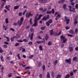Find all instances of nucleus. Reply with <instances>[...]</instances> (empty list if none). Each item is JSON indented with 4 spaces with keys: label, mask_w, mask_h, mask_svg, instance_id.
Here are the masks:
<instances>
[{
    "label": "nucleus",
    "mask_w": 78,
    "mask_h": 78,
    "mask_svg": "<svg viewBox=\"0 0 78 78\" xmlns=\"http://www.w3.org/2000/svg\"><path fill=\"white\" fill-rule=\"evenodd\" d=\"M67 20V17L66 16H65V20H64V21H66Z\"/></svg>",
    "instance_id": "680f3d73"
},
{
    "label": "nucleus",
    "mask_w": 78,
    "mask_h": 78,
    "mask_svg": "<svg viewBox=\"0 0 78 78\" xmlns=\"http://www.w3.org/2000/svg\"><path fill=\"white\" fill-rule=\"evenodd\" d=\"M68 7L70 8L69 11L70 12H75V8L74 7L72 8V6L69 5Z\"/></svg>",
    "instance_id": "f03ea898"
},
{
    "label": "nucleus",
    "mask_w": 78,
    "mask_h": 78,
    "mask_svg": "<svg viewBox=\"0 0 78 78\" xmlns=\"http://www.w3.org/2000/svg\"><path fill=\"white\" fill-rule=\"evenodd\" d=\"M29 37L30 38L31 40H33V33H32L31 36H29Z\"/></svg>",
    "instance_id": "2eb2a0df"
},
{
    "label": "nucleus",
    "mask_w": 78,
    "mask_h": 78,
    "mask_svg": "<svg viewBox=\"0 0 78 78\" xmlns=\"http://www.w3.org/2000/svg\"><path fill=\"white\" fill-rule=\"evenodd\" d=\"M71 5H72L73 6V5H74L75 3H73V2H71Z\"/></svg>",
    "instance_id": "0e129e2a"
},
{
    "label": "nucleus",
    "mask_w": 78,
    "mask_h": 78,
    "mask_svg": "<svg viewBox=\"0 0 78 78\" xmlns=\"http://www.w3.org/2000/svg\"><path fill=\"white\" fill-rule=\"evenodd\" d=\"M15 38H16V37L15 36H13L12 37H11L10 38V40L11 41L13 42V41H14V39H15Z\"/></svg>",
    "instance_id": "9b49d317"
},
{
    "label": "nucleus",
    "mask_w": 78,
    "mask_h": 78,
    "mask_svg": "<svg viewBox=\"0 0 78 78\" xmlns=\"http://www.w3.org/2000/svg\"><path fill=\"white\" fill-rule=\"evenodd\" d=\"M67 41V38H65L63 40V44H65L66 42Z\"/></svg>",
    "instance_id": "5701e85b"
},
{
    "label": "nucleus",
    "mask_w": 78,
    "mask_h": 78,
    "mask_svg": "<svg viewBox=\"0 0 78 78\" xmlns=\"http://www.w3.org/2000/svg\"><path fill=\"white\" fill-rule=\"evenodd\" d=\"M53 34L54 36H59L61 34V31H60L58 34L57 32H54Z\"/></svg>",
    "instance_id": "7ed1b4c3"
},
{
    "label": "nucleus",
    "mask_w": 78,
    "mask_h": 78,
    "mask_svg": "<svg viewBox=\"0 0 78 78\" xmlns=\"http://www.w3.org/2000/svg\"><path fill=\"white\" fill-rule=\"evenodd\" d=\"M51 74L52 77H53V76H54V72H53V71H52L51 73Z\"/></svg>",
    "instance_id": "603ef678"
},
{
    "label": "nucleus",
    "mask_w": 78,
    "mask_h": 78,
    "mask_svg": "<svg viewBox=\"0 0 78 78\" xmlns=\"http://www.w3.org/2000/svg\"><path fill=\"white\" fill-rule=\"evenodd\" d=\"M50 34L52 36L53 34V29L50 30Z\"/></svg>",
    "instance_id": "f3484780"
},
{
    "label": "nucleus",
    "mask_w": 78,
    "mask_h": 78,
    "mask_svg": "<svg viewBox=\"0 0 78 78\" xmlns=\"http://www.w3.org/2000/svg\"><path fill=\"white\" fill-rule=\"evenodd\" d=\"M48 22L49 23H51L53 22V20H52L51 19H50L48 21Z\"/></svg>",
    "instance_id": "393cba45"
},
{
    "label": "nucleus",
    "mask_w": 78,
    "mask_h": 78,
    "mask_svg": "<svg viewBox=\"0 0 78 78\" xmlns=\"http://www.w3.org/2000/svg\"><path fill=\"white\" fill-rule=\"evenodd\" d=\"M47 8H45L43 10V12H45L46 11H47Z\"/></svg>",
    "instance_id": "8fccbe9b"
},
{
    "label": "nucleus",
    "mask_w": 78,
    "mask_h": 78,
    "mask_svg": "<svg viewBox=\"0 0 78 78\" xmlns=\"http://www.w3.org/2000/svg\"><path fill=\"white\" fill-rule=\"evenodd\" d=\"M70 78V75L69 74H67L66 76L65 77V78Z\"/></svg>",
    "instance_id": "bb28decb"
},
{
    "label": "nucleus",
    "mask_w": 78,
    "mask_h": 78,
    "mask_svg": "<svg viewBox=\"0 0 78 78\" xmlns=\"http://www.w3.org/2000/svg\"><path fill=\"white\" fill-rule=\"evenodd\" d=\"M4 5H5V3H3L1 5V8H3V7H4Z\"/></svg>",
    "instance_id": "de8ad7c7"
},
{
    "label": "nucleus",
    "mask_w": 78,
    "mask_h": 78,
    "mask_svg": "<svg viewBox=\"0 0 78 78\" xmlns=\"http://www.w3.org/2000/svg\"><path fill=\"white\" fill-rule=\"evenodd\" d=\"M46 25L48 27H49V26H50V23L48 22H46Z\"/></svg>",
    "instance_id": "ea45409f"
},
{
    "label": "nucleus",
    "mask_w": 78,
    "mask_h": 78,
    "mask_svg": "<svg viewBox=\"0 0 78 78\" xmlns=\"http://www.w3.org/2000/svg\"><path fill=\"white\" fill-rule=\"evenodd\" d=\"M60 37L61 39H62L63 40L64 39H65L66 38V37H64V36L63 35H61Z\"/></svg>",
    "instance_id": "a878e982"
},
{
    "label": "nucleus",
    "mask_w": 78,
    "mask_h": 78,
    "mask_svg": "<svg viewBox=\"0 0 78 78\" xmlns=\"http://www.w3.org/2000/svg\"><path fill=\"white\" fill-rule=\"evenodd\" d=\"M19 23V21H18V22L17 23L14 22L13 23V25H14L15 26H17V25H18L19 27L21 26V25H20Z\"/></svg>",
    "instance_id": "6e6552de"
},
{
    "label": "nucleus",
    "mask_w": 78,
    "mask_h": 78,
    "mask_svg": "<svg viewBox=\"0 0 78 78\" xmlns=\"http://www.w3.org/2000/svg\"><path fill=\"white\" fill-rule=\"evenodd\" d=\"M50 17V16L49 15H48L47 16H44L42 18V20L43 21H45L47 20L48 19H49Z\"/></svg>",
    "instance_id": "f257e3e1"
},
{
    "label": "nucleus",
    "mask_w": 78,
    "mask_h": 78,
    "mask_svg": "<svg viewBox=\"0 0 78 78\" xmlns=\"http://www.w3.org/2000/svg\"><path fill=\"white\" fill-rule=\"evenodd\" d=\"M17 41L18 42H23V41L22 40H17Z\"/></svg>",
    "instance_id": "338daca9"
},
{
    "label": "nucleus",
    "mask_w": 78,
    "mask_h": 78,
    "mask_svg": "<svg viewBox=\"0 0 78 78\" xmlns=\"http://www.w3.org/2000/svg\"><path fill=\"white\" fill-rule=\"evenodd\" d=\"M33 14H31V12H27L26 14V16L27 18H29V17H32L33 16Z\"/></svg>",
    "instance_id": "20e7f679"
},
{
    "label": "nucleus",
    "mask_w": 78,
    "mask_h": 78,
    "mask_svg": "<svg viewBox=\"0 0 78 78\" xmlns=\"http://www.w3.org/2000/svg\"><path fill=\"white\" fill-rule=\"evenodd\" d=\"M37 16H35V18H34V20H37V21L38 20H38V18H37Z\"/></svg>",
    "instance_id": "a19ab883"
},
{
    "label": "nucleus",
    "mask_w": 78,
    "mask_h": 78,
    "mask_svg": "<svg viewBox=\"0 0 78 78\" xmlns=\"http://www.w3.org/2000/svg\"><path fill=\"white\" fill-rule=\"evenodd\" d=\"M65 62L67 63H69V64H71V58H69V59H66L65 60Z\"/></svg>",
    "instance_id": "423d86ee"
},
{
    "label": "nucleus",
    "mask_w": 78,
    "mask_h": 78,
    "mask_svg": "<svg viewBox=\"0 0 78 78\" xmlns=\"http://www.w3.org/2000/svg\"><path fill=\"white\" fill-rule=\"evenodd\" d=\"M69 33H70L71 34H73V33H74V32H73V30H70L69 31Z\"/></svg>",
    "instance_id": "e433bc0d"
},
{
    "label": "nucleus",
    "mask_w": 78,
    "mask_h": 78,
    "mask_svg": "<svg viewBox=\"0 0 78 78\" xmlns=\"http://www.w3.org/2000/svg\"><path fill=\"white\" fill-rule=\"evenodd\" d=\"M3 52V50L2 48L0 47V53H2Z\"/></svg>",
    "instance_id": "cd10ccee"
},
{
    "label": "nucleus",
    "mask_w": 78,
    "mask_h": 78,
    "mask_svg": "<svg viewBox=\"0 0 78 78\" xmlns=\"http://www.w3.org/2000/svg\"><path fill=\"white\" fill-rule=\"evenodd\" d=\"M39 48H40V50H41V51L43 50V49H42V47L41 45H40L39 46Z\"/></svg>",
    "instance_id": "58836bf2"
},
{
    "label": "nucleus",
    "mask_w": 78,
    "mask_h": 78,
    "mask_svg": "<svg viewBox=\"0 0 78 78\" xmlns=\"http://www.w3.org/2000/svg\"><path fill=\"white\" fill-rule=\"evenodd\" d=\"M19 45V43H16L15 44V46L16 47H17V46H18Z\"/></svg>",
    "instance_id": "5fc2aeb1"
},
{
    "label": "nucleus",
    "mask_w": 78,
    "mask_h": 78,
    "mask_svg": "<svg viewBox=\"0 0 78 78\" xmlns=\"http://www.w3.org/2000/svg\"><path fill=\"white\" fill-rule=\"evenodd\" d=\"M41 17H42V14H40L39 15V16L38 17V20H39L41 18Z\"/></svg>",
    "instance_id": "72a5a7b5"
},
{
    "label": "nucleus",
    "mask_w": 78,
    "mask_h": 78,
    "mask_svg": "<svg viewBox=\"0 0 78 78\" xmlns=\"http://www.w3.org/2000/svg\"><path fill=\"white\" fill-rule=\"evenodd\" d=\"M60 17H61V15H60V14H59L56 17V18H55V20H58V19H59Z\"/></svg>",
    "instance_id": "9d476101"
},
{
    "label": "nucleus",
    "mask_w": 78,
    "mask_h": 78,
    "mask_svg": "<svg viewBox=\"0 0 78 78\" xmlns=\"http://www.w3.org/2000/svg\"><path fill=\"white\" fill-rule=\"evenodd\" d=\"M46 13L47 14H51V11H48Z\"/></svg>",
    "instance_id": "a18cd8bd"
},
{
    "label": "nucleus",
    "mask_w": 78,
    "mask_h": 78,
    "mask_svg": "<svg viewBox=\"0 0 78 78\" xmlns=\"http://www.w3.org/2000/svg\"><path fill=\"white\" fill-rule=\"evenodd\" d=\"M32 20H33V19H32V18H31L30 19V25H31L32 24Z\"/></svg>",
    "instance_id": "3c124183"
},
{
    "label": "nucleus",
    "mask_w": 78,
    "mask_h": 78,
    "mask_svg": "<svg viewBox=\"0 0 78 78\" xmlns=\"http://www.w3.org/2000/svg\"><path fill=\"white\" fill-rule=\"evenodd\" d=\"M39 77L40 78H42V74H40L39 76Z\"/></svg>",
    "instance_id": "4d7b16f0"
},
{
    "label": "nucleus",
    "mask_w": 78,
    "mask_h": 78,
    "mask_svg": "<svg viewBox=\"0 0 78 78\" xmlns=\"http://www.w3.org/2000/svg\"><path fill=\"white\" fill-rule=\"evenodd\" d=\"M65 29L66 30H69V29H70V27H69L68 26H66L65 27Z\"/></svg>",
    "instance_id": "13d9d810"
},
{
    "label": "nucleus",
    "mask_w": 78,
    "mask_h": 78,
    "mask_svg": "<svg viewBox=\"0 0 78 78\" xmlns=\"http://www.w3.org/2000/svg\"><path fill=\"white\" fill-rule=\"evenodd\" d=\"M58 60H56L55 61V62H53V64L54 65V66H56V64H57V63H58Z\"/></svg>",
    "instance_id": "412c9836"
},
{
    "label": "nucleus",
    "mask_w": 78,
    "mask_h": 78,
    "mask_svg": "<svg viewBox=\"0 0 78 78\" xmlns=\"http://www.w3.org/2000/svg\"><path fill=\"white\" fill-rule=\"evenodd\" d=\"M28 44L29 45H32V44H33V42H32L31 41H30L29 42Z\"/></svg>",
    "instance_id": "bf43d9fd"
},
{
    "label": "nucleus",
    "mask_w": 78,
    "mask_h": 78,
    "mask_svg": "<svg viewBox=\"0 0 78 78\" xmlns=\"http://www.w3.org/2000/svg\"><path fill=\"white\" fill-rule=\"evenodd\" d=\"M10 30H11V31H12L13 32H14V31H15L14 29H13V28H10Z\"/></svg>",
    "instance_id": "052dcab7"
},
{
    "label": "nucleus",
    "mask_w": 78,
    "mask_h": 78,
    "mask_svg": "<svg viewBox=\"0 0 78 78\" xmlns=\"http://www.w3.org/2000/svg\"><path fill=\"white\" fill-rule=\"evenodd\" d=\"M5 21L6 23H8L9 21H8V18H6Z\"/></svg>",
    "instance_id": "2f4dec72"
},
{
    "label": "nucleus",
    "mask_w": 78,
    "mask_h": 78,
    "mask_svg": "<svg viewBox=\"0 0 78 78\" xmlns=\"http://www.w3.org/2000/svg\"><path fill=\"white\" fill-rule=\"evenodd\" d=\"M3 46L4 48H7L8 47V45H6V44H5L3 45Z\"/></svg>",
    "instance_id": "c9c22d12"
},
{
    "label": "nucleus",
    "mask_w": 78,
    "mask_h": 78,
    "mask_svg": "<svg viewBox=\"0 0 78 78\" xmlns=\"http://www.w3.org/2000/svg\"><path fill=\"white\" fill-rule=\"evenodd\" d=\"M19 8V6L17 5L14 7V10H16V9H17Z\"/></svg>",
    "instance_id": "4be33fe9"
},
{
    "label": "nucleus",
    "mask_w": 78,
    "mask_h": 78,
    "mask_svg": "<svg viewBox=\"0 0 78 78\" xmlns=\"http://www.w3.org/2000/svg\"><path fill=\"white\" fill-rule=\"evenodd\" d=\"M24 19L23 17H21L20 18V21H18L20 25H22V22L23 21Z\"/></svg>",
    "instance_id": "39448f33"
},
{
    "label": "nucleus",
    "mask_w": 78,
    "mask_h": 78,
    "mask_svg": "<svg viewBox=\"0 0 78 78\" xmlns=\"http://www.w3.org/2000/svg\"><path fill=\"white\" fill-rule=\"evenodd\" d=\"M22 51V52H25V51H26L25 50V48H23Z\"/></svg>",
    "instance_id": "49530a36"
},
{
    "label": "nucleus",
    "mask_w": 78,
    "mask_h": 78,
    "mask_svg": "<svg viewBox=\"0 0 78 78\" xmlns=\"http://www.w3.org/2000/svg\"><path fill=\"white\" fill-rule=\"evenodd\" d=\"M74 23L75 24H77V23H78V22H77V20H76V19H74Z\"/></svg>",
    "instance_id": "473e14b6"
},
{
    "label": "nucleus",
    "mask_w": 78,
    "mask_h": 78,
    "mask_svg": "<svg viewBox=\"0 0 78 78\" xmlns=\"http://www.w3.org/2000/svg\"><path fill=\"white\" fill-rule=\"evenodd\" d=\"M39 2L42 3H46L47 2V0H39Z\"/></svg>",
    "instance_id": "0eeeda50"
},
{
    "label": "nucleus",
    "mask_w": 78,
    "mask_h": 78,
    "mask_svg": "<svg viewBox=\"0 0 78 78\" xmlns=\"http://www.w3.org/2000/svg\"><path fill=\"white\" fill-rule=\"evenodd\" d=\"M0 58L2 62H4V59H3V56L1 55L0 57Z\"/></svg>",
    "instance_id": "a211bd4d"
},
{
    "label": "nucleus",
    "mask_w": 78,
    "mask_h": 78,
    "mask_svg": "<svg viewBox=\"0 0 78 78\" xmlns=\"http://www.w3.org/2000/svg\"><path fill=\"white\" fill-rule=\"evenodd\" d=\"M64 46V44H62L61 45V48H63Z\"/></svg>",
    "instance_id": "e2e57ef3"
},
{
    "label": "nucleus",
    "mask_w": 78,
    "mask_h": 78,
    "mask_svg": "<svg viewBox=\"0 0 78 78\" xmlns=\"http://www.w3.org/2000/svg\"><path fill=\"white\" fill-rule=\"evenodd\" d=\"M70 75L71 76H73V73L72 72H71L70 73Z\"/></svg>",
    "instance_id": "c03bdc74"
},
{
    "label": "nucleus",
    "mask_w": 78,
    "mask_h": 78,
    "mask_svg": "<svg viewBox=\"0 0 78 78\" xmlns=\"http://www.w3.org/2000/svg\"><path fill=\"white\" fill-rule=\"evenodd\" d=\"M68 37H73V35L70 34H68Z\"/></svg>",
    "instance_id": "864d4df0"
},
{
    "label": "nucleus",
    "mask_w": 78,
    "mask_h": 78,
    "mask_svg": "<svg viewBox=\"0 0 78 78\" xmlns=\"http://www.w3.org/2000/svg\"><path fill=\"white\" fill-rule=\"evenodd\" d=\"M51 12L52 14H55V10H54V9H52L51 11Z\"/></svg>",
    "instance_id": "4c0bfd02"
},
{
    "label": "nucleus",
    "mask_w": 78,
    "mask_h": 78,
    "mask_svg": "<svg viewBox=\"0 0 78 78\" xmlns=\"http://www.w3.org/2000/svg\"><path fill=\"white\" fill-rule=\"evenodd\" d=\"M37 44H41V41H36Z\"/></svg>",
    "instance_id": "6e6d98bb"
},
{
    "label": "nucleus",
    "mask_w": 78,
    "mask_h": 78,
    "mask_svg": "<svg viewBox=\"0 0 78 78\" xmlns=\"http://www.w3.org/2000/svg\"><path fill=\"white\" fill-rule=\"evenodd\" d=\"M18 57V58L19 59H21V58H20V54L18 53L17 55H16Z\"/></svg>",
    "instance_id": "c85d7f7f"
},
{
    "label": "nucleus",
    "mask_w": 78,
    "mask_h": 78,
    "mask_svg": "<svg viewBox=\"0 0 78 78\" xmlns=\"http://www.w3.org/2000/svg\"><path fill=\"white\" fill-rule=\"evenodd\" d=\"M30 31L31 32H34V29L33 28H31L30 29Z\"/></svg>",
    "instance_id": "79ce46f5"
},
{
    "label": "nucleus",
    "mask_w": 78,
    "mask_h": 78,
    "mask_svg": "<svg viewBox=\"0 0 78 78\" xmlns=\"http://www.w3.org/2000/svg\"><path fill=\"white\" fill-rule=\"evenodd\" d=\"M34 24H33L32 25V26L33 27H36V26H37V21L36 20H34Z\"/></svg>",
    "instance_id": "1a4fd4ad"
},
{
    "label": "nucleus",
    "mask_w": 78,
    "mask_h": 78,
    "mask_svg": "<svg viewBox=\"0 0 78 78\" xmlns=\"http://www.w3.org/2000/svg\"><path fill=\"white\" fill-rule=\"evenodd\" d=\"M42 69H43V72L45 70V65H43V66Z\"/></svg>",
    "instance_id": "c756f323"
},
{
    "label": "nucleus",
    "mask_w": 78,
    "mask_h": 78,
    "mask_svg": "<svg viewBox=\"0 0 78 78\" xmlns=\"http://www.w3.org/2000/svg\"><path fill=\"white\" fill-rule=\"evenodd\" d=\"M45 39L46 41H47L48 39V35L47 34L45 36Z\"/></svg>",
    "instance_id": "b1692460"
},
{
    "label": "nucleus",
    "mask_w": 78,
    "mask_h": 78,
    "mask_svg": "<svg viewBox=\"0 0 78 78\" xmlns=\"http://www.w3.org/2000/svg\"><path fill=\"white\" fill-rule=\"evenodd\" d=\"M67 5L66 4H64L63 5V8L64 9H65L66 10L67 9V7L66 6Z\"/></svg>",
    "instance_id": "4468645a"
},
{
    "label": "nucleus",
    "mask_w": 78,
    "mask_h": 78,
    "mask_svg": "<svg viewBox=\"0 0 78 78\" xmlns=\"http://www.w3.org/2000/svg\"><path fill=\"white\" fill-rule=\"evenodd\" d=\"M12 73H10L8 74V76L9 78L12 77Z\"/></svg>",
    "instance_id": "6ab92c4d"
},
{
    "label": "nucleus",
    "mask_w": 78,
    "mask_h": 78,
    "mask_svg": "<svg viewBox=\"0 0 78 78\" xmlns=\"http://www.w3.org/2000/svg\"><path fill=\"white\" fill-rule=\"evenodd\" d=\"M9 8H10V5H8V6L6 5L5 6V8L7 9L8 11H9L10 9H9Z\"/></svg>",
    "instance_id": "ddd939ff"
},
{
    "label": "nucleus",
    "mask_w": 78,
    "mask_h": 78,
    "mask_svg": "<svg viewBox=\"0 0 78 78\" xmlns=\"http://www.w3.org/2000/svg\"><path fill=\"white\" fill-rule=\"evenodd\" d=\"M66 21V24H69V22H70V20L69 19H67Z\"/></svg>",
    "instance_id": "f704fd0d"
},
{
    "label": "nucleus",
    "mask_w": 78,
    "mask_h": 78,
    "mask_svg": "<svg viewBox=\"0 0 78 78\" xmlns=\"http://www.w3.org/2000/svg\"><path fill=\"white\" fill-rule=\"evenodd\" d=\"M41 65H42V62H38L37 66L38 67H40Z\"/></svg>",
    "instance_id": "aec40b11"
},
{
    "label": "nucleus",
    "mask_w": 78,
    "mask_h": 78,
    "mask_svg": "<svg viewBox=\"0 0 78 78\" xmlns=\"http://www.w3.org/2000/svg\"><path fill=\"white\" fill-rule=\"evenodd\" d=\"M75 50L76 51H78V47H76L75 48Z\"/></svg>",
    "instance_id": "774afa93"
},
{
    "label": "nucleus",
    "mask_w": 78,
    "mask_h": 78,
    "mask_svg": "<svg viewBox=\"0 0 78 78\" xmlns=\"http://www.w3.org/2000/svg\"><path fill=\"white\" fill-rule=\"evenodd\" d=\"M69 51H70V52H72L73 51V48H72V47H69Z\"/></svg>",
    "instance_id": "dca6fc26"
},
{
    "label": "nucleus",
    "mask_w": 78,
    "mask_h": 78,
    "mask_svg": "<svg viewBox=\"0 0 78 78\" xmlns=\"http://www.w3.org/2000/svg\"><path fill=\"white\" fill-rule=\"evenodd\" d=\"M47 78H50V73L49 72H47V74L46 76Z\"/></svg>",
    "instance_id": "f8f14e48"
},
{
    "label": "nucleus",
    "mask_w": 78,
    "mask_h": 78,
    "mask_svg": "<svg viewBox=\"0 0 78 78\" xmlns=\"http://www.w3.org/2000/svg\"><path fill=\"white\" fill-rule=\"evenodd\" d=\"M24 41L25 42H27V39H25L23 40V42Z\"/></svg>",
    "instance_id": "09e8293b"
},
{
    "label": "nucleus",
    "mask_w": 78,
    "mask_h": 78,
    "mask_svg": "<svg viewBox=\"0 0 78 78\" xmlns=\"http://www.w3.org/2000/svg\"><path fill=\"white\" fill-rule=\"evenodd\" d=\"M37 37L38 39H42V38L41 37V36H40V35H38L37 36Z\"/></svg>",
    "instance_id": "69168bd1"
},
{
    "label": "nucleus",
    "mask_w": 78,
    "mask_h": 78,
    "mask_svg": "<svg viewBox=\"0 0 78 78\" xmlns=\"http://www.w3.org/2000/svg\"><path fill=\"white\" fill-rule=\"evenodd\" d=\"M51 44H52L51 43V42L50 41H49L48 42V45L49 46L50 45H51Z\"/></svg>",
    "instance_id": "37998d69"
},
{
    "label": "nucleus",
    "mask_w": 78,
    "mask_h": 78,
    "mask_svg": "<svg viewBox=\"0 0 78 78\" xmlns=\"http://www.w3.org/2000/svg\"><path fill=\"white\" fill-rule=\"evenodd\" d=\"M77 59V57H75L73 58V61H77V60H76Z\"/></svg>",
    "instance_id": "7c9ffc66"
}]
</instances>
